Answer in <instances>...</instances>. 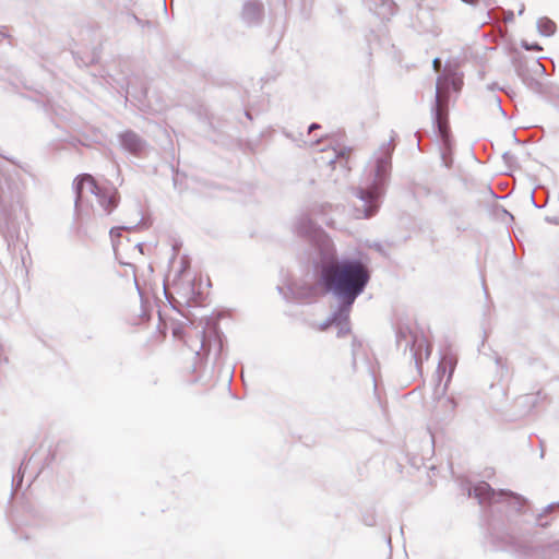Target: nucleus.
I'll return each mask as SVG.
<instances>
[{"mask_svg": "<svg viewBox=\"0 0 559 559\" xmlns=\"http://www.w3.org/2000/svg\"><path fill=\"white\" fill-rule=\"evenodd\" d=\"M174 335H175L176 337L181 338V332H180V330H178V329H177V330H174Z\"/></svg>", "mask_w": 559, "mask_h": 559, "instance_id": "nucleus-15", "label": "nucleus"}, {"mask_svg": "<svg viewBox=\"0 0 559 559\" xmlns=\"http://www.w3.org/2000/svg\"><path fill=\"white\" fill-rule=\"evenodd\" d=\"M440 68H441V60H440V59H438V58H436V59L433 60V69H435L436 71H440Z\"/></svg>", "mask_w": 559, "mask_h": 559, "instance_id": "nucleus-13", "label": "nucleus"}, {"mask_svg": "<svg viewBox=\"0 0 559 559\" xmlns=\"http://www.w3.org/2000/svg\"><path fill=\"white\" fill-rule=\"evenodd\" d=\"M319 128H320V126H319V124L313 123V124H311V126L309 127V132H312L313 130H317V129H319Z\"/></svg>", "mask_w": 559, "mask_h": 559, "instance_id": "nucleus-14", "label": "nucleus"}, {"mask_svg": "<svg viewBox=\"0 0 559 559\" xmlns=\"http://www.w3.org/2000/svg\"><path fill=\"white\" fill-rule=\"evenodd\" d=\"M513 50L516 53H521L522 50L538 52L543 50V47L535 40H527L524 37H518V40L512 43Z\"/></svg>", "mask_w": 559, "mask_h": 559, "instance_id": "nucleus-7", "label": "nucleus"}, {"mask_svg": "<svg viewBox=\"0 0 559 559\" xmlns=\"http://www.w3.org/2000/svg\"><path fill=\"white\" fill-rule=\"evenodd\" d=\"M360 200L364 202V210H356V218H368L377 211V204L372 192H361Z\"/></svg>", "mask_w": 559, "mask_h": 559, "instance_id": "nucleus-4", "label": "nucleus"}, {"mask_svg": "<svg viewBox=\"0 0 559 559\" xmlns=\"http://www.w3.org/2000/svg\"><path fill=\"white\" fill-rule=\"evenodd\" d=\"M120 233H121V228H118V227L117 228H112L110 230V236H111L112 240H115V238H119L120 235H121Z\"/></svg>", "mask_w": 559, "mask_h": 559, "instance_id": "nucleus-12", "label": "nucleus"}, {"mask_svg": "<svg viewBox=\"0 0 559 559\" xmlns=\"http://www.w3.org/2000/svg\"><path fill=\"white\" fill-rule=\"evenodd\" d=\"M369 280L366 267L359 261L334 259L324 261L321 266V281L329 290L353 302Z\"/></svg>", "mask_w": 559, "mask_h": 559, "instance_id": "nucleus-1", "label": "nucleus"}, {"mask_svg": "<svg viewBox=\"0 0 559 559\" xmlns=\"http://www.w3.org/2000/svg\"><path fill=\"white\" fill-rule=\"evenodd\" d=\"M537 27L540 35H554L557 31L556 23L546 16L538 20Z\"/></svg>", "mask_w": 559, "mask_h": 559, "instance_id": "nucleus-8", "label": "nucleus"}, {"mask_svg": "<svg viewBox=\"0 0 559 559\" xmlns=\"http://www.w3.org/2000/svg\"><path fill=\"white\" fill-rule=\"evenodd\" d=\"M87 188L92 194H96L100 206L107 214L111 213L118 205L120 197L116 190L98 192L95 179L91 175H81L75 179V206L79 207L84 200V189Z\"/></svg>", "mask_w": 559, "mask_h": 559, "instance_id": "nucleus-2", "label": "nucleus"}, {"mask_svg": "<svg viewBox=\"0 0 559 559\" xmlns=\"http://www.w3.org/2000/svg\"><path fill=\"white\" fill-rule=\"evenodd\" d=\"M490 491V487L488 484L483 483L474 488V492L477 497H485Z\"/></svg>", "mask_w": 559, "mask_h": 559, "instance_id": "nucleus-9", "label": "nucleus"}, {"mask_svg": "<svg viewBox=\"0 0 559 559\" xmlns=\"http://www.w3.org/2000/svg\"><path fill=\"white\" fill-rule=\"evenodd\" d=\"M462 84H463V80H462V78H461V76H459V78H453V80H452V85H453V88H454L455 91H460V90H461V87H462Z\"/></svg>", "mask_w": 559, "mask_h": 559, "instance_id": "nucleus-11", "label": "nucleus"}, {"mask_svg": "<svg viewBox=\"0 0 559 559\" xmlns=\"http://www.w3.org/2000/svg\"><path fill=\"white\" fill-rule=\"evenodd\" d=\"M389 160H390L389 154H386L383 158H381L379 160V166H378L379 173L385 170L386 166L389 165Z\"/></svg>", "mask_w": 559, "mask_h": 559, "instance_id": "nucleus-10", "label": "nucleus"}, {"mask_svg": "<svg viewBox=\"0 0 559 559\" xmlns=\"http://www.w3.org/2000/svg\"><path fill=\"white\" fill-rule=\"evenodd\" d=\"M412 349L414 350V354L418 359H421L423 356H425V358H428L431 353V345L424 335H415L413 340Z\"/></svg>", "mask_w": 559, "mask_h": 559, "instance_id": "nucleus-6", "label": "nucleus"}, {"mask_svg": "<svg viewBox=\"0 0 559 559\" xmlns=\"http://www.w3.org/2000/svg\"><path fill=\"white\" fill-rule=\"evenodd\" d=\"M122 146L133 154H138L143 150V142L133 131H126L121 134Z\"/></svg>", "mask_w": 559, "mask_h": 559, "instance_id": "nucleus-5", "label": "nucleus"}, {"mask_svg": "<svg viewBox=\"0 0 559 559\" xmlns=\"http://www.w3.org/2000/svg\"><path fill=\"white\" fill-rule=\"evenodd\" d=\"M436 120L441 136L445 139L449 132L448 106L439 95L436 97Z\"/></svg>", "mask_w": 559, "mask_h": 559, "instance_id": "nucleus-3", "label": "nucleus"}]
</instances>
